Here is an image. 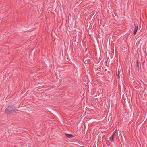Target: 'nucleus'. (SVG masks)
I'll return each mask as SVG.
<instances>
[{"label": "nucleus", "instance_id": "39448f33", "mask_svg": "<svg viewBox=\"0 0 147 147\" xmlns=\"http://www.w3.org/2000/svg\"><path fill=\"white\" fill-rule=\"evenodd\" d=\"M139 63V61L138 59L136 62V67L138 68L137 70L138 71L140 68Z\"/></svg>", "mask_w": 147, "mask_h": 147}, {"label": "nucleus", "instance_id": "0eeeda50", "mask_svg": "<svg viewBox=\"0 0 147 147\" xmlns=\"http://www.w3.org/2000/svg\"><path fill=\"white\" fill-rule=\"evenodd\" d=\"M120 75V71H119V69L118 70V71H117V75Z\"/></svg>", "mask_w": 147, "mask_h": 147}, {"label": "nucleus", "instance_id": "423d86ee", "mask_svg": "<svg viewBox=\"0 0 147 147\" xmlns=\"http://www.w3.org/2000/svg\"><path fill=\"white\" fill-rule=\"evenodd\" d=\"M109 140L112 142L114 141L113 138L112 136H111L109 138Z\"/></svg>", "mask_w": 147, "mask_h": 147}, {"label": "nucleus", "instance_id": "7ed1b4c3", "mask_svg": "<svg viewBox=\"0 0 147 147\" xmlns=\"http://www.w3.org/2000/svg\"><path fill=\"white\" fill-rule=\"evenodd\" d=\"M118 136V132L117 131H115L113 133L111 136H112L113 138L115 137H117Z\"/></svg>", "mask_w": 147, "mask_h": 147}, {"label": "nucleus", "instance_id": "1a4fd4ad", "mask_svg": "<svg viewBox=\"0 0 147 147\" xmlns=\"http://www.w3.org/2000/svg\"><path fill=\"white\" fill-rule=\"evenodd\" d=\"M107 61H108V59L106 61H105V62L106 63H107Z\"/></svg>", "mask_w": 147, "mask_h": 147}, {"label": "nucleus", "instance_id": "20e7f679", "mask_svg": "<svg viewBox=\"0 0 147 147\" xmlns=\"http://www.w3.org/2000/svg\"><path fill=\"white\" fill-rule=\"evenodd\" d=\"M65 134L66 135V137L69 138H71L73 137V136L71 134L65 133Z\"/></svg>", "mask_w": 147, "mask_h": 147}, {"label": "nucleus", "instance_id": "6e6552de", "mask_svg": "<svg viewBox=\"0 0 147 147\" xmlns=\"http://www.w3.org/2000/svg\"><path fill=\"white\" fill-rule=\"evenodd\" d=\"M117 77H118L119 78H120V75H117Z\"/></svg>", "mask_w": 147, "mask_h": 147}, {"label": "nucleus", "instance_id": "f03ea898", "mask_svg": "<svg viewBox=\"0 0 147 147\" xmlns=\"http://www.w3.org/2000/svg\"><path fill=\"white\" fill-rule=\"evenodd\" d=\"M135 25V27L134 28V35H135L136 33V32L138 30V26L137 25H136V24H134Z\"/></svg>", "mask_w": 147, "mask_h": 147}, {"label": "nucleus", "instance_id": "f257e3e1", "mask_svg": "<svg viewBox=\"0 0 147 147\" xmlns=\"http://www.w3.org/2000/svg\"><path fill=\"white\" fill-rule=\"evenodd\" d=\"M15 109L13 105H11L8 106L5 110V112L8 114L9 112L13 113L15 112Z\"/></svg>", "mask_w": 147, "mask_h": 147}]
</instances>
